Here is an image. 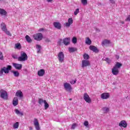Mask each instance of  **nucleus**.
Masks as SVG:
<instances>
[{
  "mask_svg": "<svg viewBox=\"0 0 130 130\" xmlns=\"http://www.w3.org/2000/svg\"><path fill=\"white\" fill-rule=\"evenodd\" d=\"M12 70V66H8L7 67H3L0 70V76H3L5 74H9V71Z\"/></svg>",
  "mask_w": 130,
  "mask_h": 130,
  "instance_id": "nucleus-1",
  "label": "nucleus"
},
{
  "mask_svg": "<svg viewBox=\"0 0 130 130\" xmlns=\"http://www.w3.org/2000/svg\"><path fill=\"white\" fill-rule=\"evenodd\" d=\"M28 59V56L26 53L22 51L20 53V56L18 58V61H25Z\"/></svg>",
  "mask_w": 130,
  "mask_h": 130,
  "instance_id": "nucleus-2",
  "label": "nucleus"
},
{
  "mask_svg": "<svg viewBox=\"0 0 130 130\" xmlns=\"http://www.w3.org/2000/svg\"><path fill=\"white\" fill-rule=\"evenodd\" d=\"M0 95L2 99H4V100H8V92H7V91H6L3 89L1 90Z\"/></svg>",
  "mask_w": 130,
  "mask_h": 130,
  "instance_id": "nucleus-3",
  "label": "nucleus"
},
{
  "mask_svg": "<svg viewBox=\"0 0 130 130\" xmlns=\"http://www.w3.org/2000/svg\"><path fill=\"white\" fill-rule=\"evenodd\" d=\"M33 38L35 40L40 41V40H42V39H43V35L41 33L36 34L33 35Z\"/></svg>",
  "mask_w": 130,
  "mask_h": 130,
  "instance_id": "nucleus-4",
  "label": "nucleus"
},
{
  "mask_svg": "<svg viewBox=\"0 0 130 130\" xmlns=\"http://www.w3.org/2000/svg\"><path fill=\"white\" fill-rule=\"evenodd\" d=\"M57 56L59 62H62L63 60H64V54H63V52H59L57 55Z\"/></svg>",
  "mask_w": 130,
  "mask_h": 130,
  "instance_id": "nucleus-5",
  "label": "nucleus"
},
{
  "mask_svg": "<svg viewBox=\"0 0 130 130\" xmlns=\"http://www.w3.org/2000/svg\"><path fill=\"white\" fill-rule=\"evenodd\" d=\"M83 98L85 102H87V103H91L92 102V100H91V98L88 95L87 93H84L83 95Z\"/></svg>",
  "mask_w": 130,
  "mask_h": 130,
  "instance_id": "nucleus-6",
  "label": "nucleus"
},
{
  "mask_svg": "<svg viewBox=\"0 0 130 130\" xmlns=\"http://www.w3.org/2000/svg\"><path fill=\"white\" fill-rule=\"evenodd\" d=\"M34 124L35 126L36 129L40 130V125H39V121H38V119H34Z\"/></svg>",
  "mask_w": 130,
  "mask_h": 130,
  "instance_id": "nucleus-7",
  "label": "nucleus"
},
{
  "mask_svg": "<svg viewBox=\"0 0 130 130\" xmlns=\"http://www.w3.org/2000/svg\"><path fill=\"white\" fill-rule=\"evenodd\" d=\"M109 97H110V94L108 92H104L101 95V98L104 100L108 99Z\"/></svg>",
  "mask_w": 130,
  "mask_h": 130,
  "instance_id": "nucleus-8",
  "label": "nucleus"
},
{
  "mask_svg": "<svg viewBox=\"0 0 130 130\" xmlns=\"http://www.w3.org/2000/svg\"><path fill=\"white\" fill-rule=\"evenodd\" d=\"M64 87L67 90V91H68L69 92H71L72 91V86H71V84L65 83L64 84Z\"/></svg>",
  "mask_w": 130,
  "mask_h": 130,
  "instance_id": "nucleus-9",
  "label": "nucleus"
},
{
  "mask_svg": "<svg viewBox=\"0 0 130 130\" xmlns=\"http://www.w3.org/2000/svg\"><path fill=\"white\" fill-rule=\"evenodd\" d=\"M74 20H73V18H70L68 19V22H67L66 24H64L65 27H70L71 25L73 23Z\"/></svg>",
  "mask_w": 130,
  "mask_h": 130,
  "instance_id": "nucleus-10",
  "label": "nucleus"
},
{
  "mask_svg": "<svg viewBox=\"0 0 130 130\" xmlns=\"http://www.w3.org/2000/svg\"><path fill=\"white\" fill-rule=\"evenodd\" d=\"M53 26L55 28H56V29H58L59 30L61 29V24L58 22H54L53 23Z\"/></svg>",
  "mask_w": 130,
  "mask_h": 130,
  "instance_id": "nucleus-11",
  "label": "nucleus"
},
{
  "mask_svg": "<svg viewBox=\"0 0 130 130\" xmlns=\"http://www.w3.org/2000/svg\"><path fill=\"white\" fill-rule=\"evenodd\" d=\"M90 66V62L88 60H83L82 62V67L85 68V67H88Z\"/></svg>",
  "mask_w": 130,
  "mask_h": 130,
  "instance_id": "nucleus-12",
  "label": "nucleus"
},
{
  "mask_svg": "<svg viewBox=\"0 0 130 130\" xmlns=\"http://www.w3.org/2000/svg\"><path fill=\"white\" fill-rule=\"evenodd\" d=\"M112 73L113 75L116 76L117 75H118L119 73V70H118L117 68H115V67H113V68L112 69Z\"/></svg>",
  "mask_w": 130,
  "mask_h": 130,
  "instance_id": "nucleus-13",
  "label": "nucleus"
},
{
  "mask_svg": "<svg viewBox=\"0 0 130 130\" xmlns=\"http://www.w3.org/2000/svg\"><path fill=\"white\" fill-rule=\"evenodd\" d=\"M13 67L16 69V70H21L22 65V64H18L16 63H13Z\"/></svg>",
  "mask_w": 130,
  "mask_h": 130,
  "instance_id": "nucleus-14",
  "label": "nucleus"
},
{
  "mask_svg": "<svg viewBox=\"0 0 130 130\" xmlns=\"http://www.w3.org/2000/svg\"><path fill=\"white\" fill-rule=\"evenodd\" d=\"M45 74V71L43 69H41L38 72V75L39 77H43Z\"/></svg>",
  "mask_w": 130,
  "mask_h": 130,
  "instance_id": "nucleus-15",
  "label": "nucleus"
},
{
  "mask_svg": "<svg viewBox=\"0 0 130 130\" xmlns=\"http://www.w3.org/2000/svg\"><path fill=\"white\" fill-rule=\"evenodd\" d=\"M119 126H122L123 127H126L127 126V124L125 121L123 120L120 122L119 124Z\"/></svg>",
  "mask_w": 130,
  "mask_h": 130,
  "instance_id": "nucleus-16",
  "label": "nucleus"
},
{
  "mask_svg": "<svg viewBox=\"0 0 130 130\" xmlns=\"http://www.w3.org/2000/svg\"><path fill=\"white\" fill-rule=\"evenodd\" d=\"M70 40H71V39L69 38L64 39L63 40V43L64 44V45H69V44H70Z\"/></svg>",
  "mask_w": 130,
  "mask_h": 130,
  "instance_id": "nucleus-17",
  "label": "nucleus"
},
{
  "mask_svg": "<svg viewBox=\"0 0 130 130\" xmlns=\"http://www.w3.org/2000/svg\"><path fill=\"white\" fill-rule=\"evenodd\" d=\"M110 43H111L110 42V41L108 40H105L102 42V46H107L108 45V44H110Z\"/></svg>",
  "mask_w": 130,
  "mask_h": 130,
  "instance_id": "nucleus-18",
  "label": "nucleus"
},
{
  "mask_svg": "<svg viewBox=\"0 0 130 130\" xmlns=\"http://www.w3.org/2000/svg\"><path fill=\"white\" fill-rule=\"evenodd\" d=\"M13 104L14 106H17L19 104V100L17 98H14L13 100Z\"/></svg>",
  "mask_w": 130,
  "mask_h": 130,
  "instance_id": "nucleus-19",
  "label": "nucleus"
},
{
  "mask_svg": "<svg viewBox=\"0 0 130 130\" xmlns=\"http://www.w3.org/2000/svg\"><path fill=\"white\" fill-rule=\"evenodd\" d=\"M89 49L93 51V52H98V49L94 46H90Z\"/></svg>",
  "mask_w": 130,
  "mask_h": 130,
  "instance_id": "nucleus-20",
  "label": "nucleus"
},
{
  "mask_svg": "<svg viewBox=\"0 0 130 130\" xmlns=\"http://www.w3.org/2000/svg\"><path fill=\"white\" fill-rule=\"evenodd\" d=\"M85 43L87 44V45H91L92 44V41L88 37L85 38Z\"/></svg>",
  "mask_w": 130,
  "mask_h": 130,
  "instance_id": "nucleus-21",
  "label": "nucleus"
},
{
  "mask_svg": "<svg viewBox=\"0 0 130 130\" xmlns=\"http://www.w3.org/2000/svg\"><path fill=\"white\" fill-rule=\"evenodd\" d=\"M1 29L2 30H3V31H4V32H7V27L5 23H2L1 24Z\"/></svg>",
  "mask_w": 130,
  "mask_h": 130,
  "instance_id": "nucleus-22",
  "label": "nucleus"
},
{
  "mask_svg": "<svg viewBox=\"0 0 130 130\" xmlns=\"http://www.w3.org/2000/svg\"><path fill=\"white\" fill-rule=\"evenodd\" d=\"M122 66V64H121V63H119L118 62H116V64H115L114 68H115L116 69H117L118 70V69H120V67H121Z\"/></svg>",
  "mask_w": 130,
  "mask_h": 130,
  "instance_id": "nucleus-23",
  "label": "nucleus"
},
{
  "mask_svg": "<svg viewBox=\"0 0 130 130\" xmlns=\"http://www.w3.org/2000/svg\"><path fill=\"white\" fill-rule=\"evenodd\" d=\"M16 96H17V97H20L21 98L23 97V93H22V91H21V90H19L16 93Z\"/></svg>",
  "mask_w": 130,
  "mask_h": 130,
  "instance_id": "nucleus-24",
  "label": "nucleus"
},
{
  "mask_svg": "<svg viewBox=\"0 0 130 130\" xmlns=\"http://www.w3.org/2000/svg\"><path fill=\"white\" fill-rule=\"evenodd\" d=\"M15 112L16 114H17L18 115H19V116H22L23 112H20V111H19V110L15 109Z\"/></svg>",
  "mask_w": 130,
  "mask_h": 130,
  "instance_id": "nucleus-25",
  "label": "nucleus"
},
{
  "mask_svg": "<svg viewBox=\"0 0 130 130\" xmlns=\"http://www.w3.org/2000/svg\"><path fill=\"white\" fill-rule=\"evenodd\" d=\"M12 73L15 77H19V76H20V73H19L18 71H12Z\"/></svg>",
  "mask_w": 130,
  "mask_h": 130,
  "instance_id": "nucleus-26",
  "label": "nucleus"
},
{
  "mask_svg": "<svg viewBox=\"0 0 130 130\" xmlns=\"http://www.w3.org/2000/svg\"><path fill=\"white\" fill-rule=\"evenodd\" d=\"M69 52H75V51H77V48L73 47L69 48Z\"/></svg>",
  "mask_w": 130,
  "mask_h": 130,
  "instance_id": "nucleus-27",
  "label": "nucleus"
},
{
  "mask_svg": "<svg viewBox=\"0 0 130 130\" xmlns=\"http://www.w3.org/2000/svg\"><path fill=\"white\" fill-rule=\"evenodd\" d=\"M0 14L1 15H3V16H5L7 15V12L5 11V10L3 9H0Z\"/></svg>",
  "mask_w": 130,
  "mask_h": 130,
  "instance_id": "nucleus-28",
  "label": "nucleus"
},
{
  "mask_svg": "<svg viewBox=\"0 0 130 130\" xmlns=\"http://www.w3.org/2000/svg\"><path fill=\"white\" fill-rule=\"evenodd\" d=\"M15 48L16 49H21V44L20 43H17L15 44Z\"/></svg>",
  "mask_w": 130,
  "mask_h": 130,
  "instance_id": "nucleus-29",
  "label": "nucleus"
},
{
  "mask_svg": "<svg viewBox=\"0 0 130 130\" xmlns=\"http://www.w3.org/2000/svg\"><path fill=\"white\" fill-rule=\"evenodd\" d=\"M81 4H82L83 6H87V5H88V1L87 0H81Z\"/></svg>",
  "mask_w": 130,
  "mask_h": 130,
  "instance_id": "nucleus-30",
  "label": "nucleus"
},
{
  "mask_svg": "<svg viewBox=\"0 0 130 130\" xmlns=\"http://www.w3.org/2000/svg\"><path fill=\"white\" fill-rule=\"evenodd\" d=\"M44 104H45V109H47L48 107H49V105L46 102V100H44Z\"/></svg>",
  "mask_w": 130,
  "mask_h": 130,
  "instance_id": "nucleus-31",
  "label": "nucleus"
},
{
  "mask_svg": "<svg viewBox=\"0 0 130 130\" xmlns=\"http://www.w3.org/2000/svg\"><path fill=\"white\" fill-rule=\"evenodd\" d=\"M25 39L27 42H32V40H31V38L28 35L26 36Z\"/></svg>",
  "mask_w": 130,
  "mask_h": 130,
  "instance_id": "nucleus-32",
  "label": "nucleus"
},
{
  "mask_svg": "<svg viewBox=\"0 0 130 130\" xmlns=\"http://www.w3.org/2000/svg\"><path fill=\"white\" fill-rule=\"evenodd\" d=\"M83 57L84 59H89V58H90V56H89V55L87 54L86 53L84 54Z\"/></svg>",
  "mask_w": 130,
  "mask_h": 130,
  "instance_id": "nucleus-33",
  "label": "nucleus"
},
{
  "mask_svg": "<svg viewBox=\"0 0 130 130\" xmlns=\"http://www.w3.org/2000/svg\"><path fill=\"white\" fill-rule=\"evenodd\" d=\"M14 128H18L19 127V122H17L13 125Z\"/></svg>",
  "mask_w": 130,
  "mask_h": 130,
  "instance_id": "nucleus-34",
  "label": "nucleus"
},
{
  "mask_svg": "<svg viewBox=\"0 0 130 130\" xmlns=\"http://www.w3.org/2000/svg\"><path fill=\"white\" fill-rule=\"evenodd\" d=\"M39 103L41 105H42V104H43V103H44V100H43L42 99H39Z\"/></svg>",
  "mask_w": 130,
  "mask_h": 130,
  "instance_id": "nucleus-35",
  "label": "nucleus"
},
{
  "mask_svg": "<svg viewBox=\"0 0 130 130\" xmlns=\"http://www.w3.org/2000/svg\"><path fill=\"white\" fill-rule=\"evenodd\" d=\"M102 110L103 111H104V112H108V111H109V108L107 107H104L102 108Z\"/></svg>",
  "mask_w": 130,
  "mask_h": 130,
  "instance_id": "nucleus-36",
  "label": "nucleus"
},
{
  "mask_svg": "<svg viewBox=\"0 0 130 130\" xmlns=\"http://www.w3.org/2000/svg\"><path fill=\"white\" fill-rule=\"evenodd\" d=\"M78 124L76 123H73L72 125L71 128L72 129H75V128H76V127L77 126Z\"/></svg>",
  "mask_w": 130,
  "mask_h": 130,
  "instance_id": "nucleus-37",
  "label": "nucleus"
},
{
  "mask_svg": "<svg viewBox=\"0 0 130 130\" xmlns=\"http://www.w3.org/2000/svg\"><path fill=\"white\" fill-rule=\"evenodd\" d=\"M72 42L74 44H76V43H77V38L73 37L72 39Z\"/></svg>",
  "mask_w": 130,
  "mask_h": 130,
  "instance_id": "nucleus-38",
  "label": "nucleus"
},
{
  "mask_svg": "<svg viewBox=\"0 0 130 130\" xmlns=\"http://www.w3.org/2000/svg\"><path fill=\"white\" fill-rule=\"evenodd\" d=\"M83 124L85 126L88 127L89 125V122L88 121H85Z\"/></svg>",
  "mask_w": 130,
  "mask_h": 130,
  "instance_id": "nucleus-39",
  "label": "nucleus"
},
{
  "mask_svg": "<svg viewBox=\"0 0 130 130\" xmlns=\"http://www.w3.org/2000/svg\"><path fill=\"white\" fill-rule=\"evenodd\" d=\"M36 48L38 49V52H39V51H40V50L41 49V46L39 45H36Z\"/></svg>",
  "mask_w": 130,
  "mask_h": 130,
  "instance_id": "nucleus-40",
  "label": "nucleus"
},
{
  "mask_svg": "<svg viewBox=\"0 0 130 130\" xmlns=\"http://www.w3.org/2000/svg\"><path fill=\"white\" fill-rule=\"evenodd\" d=\"M79 9H76L74 12V15H75V16H77V15L79 14Z\"/></svg>",
  "mask_w": 130,
  "mask_h": 130,
  "instance_id": "nucleus-41",
  "label": "nucleus"
},
{
  "mask_svg": "<svg viewBox=\"0 0 130 130\" xmlns=\"http://www.w3.org/2000/svg\"><path fill=\"white\" fill-rule=\"evenodd\" d=\"M5 32L7 35H8L9 36H12V34H11V32H10L9 31H8V29H7L6 31Z\"/></svg>",
  "mask_w": 130,
  "mask_h": 130,
  "instance_id": "nucleus-42",
  "label": "nucleus"
},
{
  "mask_svg": "<svg viewBox=\"0 0 130 130\" xmlns=\"http://www.w3.org/2000/svg\"><path fill=\"white\" fill-rule=\"evenodd\" d=\"M0 59L3 60L4 59V56L3 55V53L0 52Z\"/></svg>",
  "mask_w": 130,
  "mask_h": 130,
  "instance_id": "nucleus-43",
  "label": "nucleus"
},
{
  "mask_svg": "<svg viewBox=\"0 0 130 130\" xmlns=\"http://www.w3.org/2000/svg\"><path fill=\"white\" fill-rule=\"evenodd\" d=\"M125 21H130V16H128L126 19L125 20Z\"/></svg>",
  "mask_w": 130,
  "mask_h": 130,
  "instance_id": "nucleus-44",
  "label": "nucleus"
},
{
  "mask_svg": "<svg viewBox=\"0 0 130 130\" xmlns=\"http://www.w3.org/2000/svg\"><path fill=\"white\" fill-rule=\"evenodd\" d=\"M12 57H13V58H17L18 56H17V55H13Z\"/></svg>",
  "mask_w": 130,
  "mask_h": 130,
  "instance_id": "nucleus-45",
  "label": "nucleus"
},
{
  "mask_svg": "<svg viewBox=\"0 0 130 130\" xmlns=\"http://www.w3.org/2000/svg\"><path fill=\"white\" fill-rule=\"evenodd\" d=\"M43 30H44L43 28H40V29H39V32H41V31H43Z\"/></svg>",
  "mask_w": 130,
  "mask_h": 130,
  "instance_id": "nucleus-46",
  "label": "nucleus"
},
{
  "mask_svg": "<svg viewBox=\"0 0 130 130\" xmlns=\"http://www.w3.org/2000/svg\"><path fill=\"white\" fill-rule=\"evenodd\" d=\"M60 42H62V40H60L59 42H58V44L60 45Z\"/></svg>",
  "mask_w": 130,
  "mask_h": 130,
  "instance_id": "nucleus-47",
  "label": "nucleus"
},
{
  "mask_svg": "<svg viewBox=\"0 0 130 130\" xmlns=\"http://www.w3.org/2000/svg\"><path fill=\"white\" fill-rule=\"evenodd\" d=\"M47 2H48V3H51V2H52V0H47Z\"/></svg>",
  "mask_w": 130,
  "mask_h": 130,
  "instance_id": "nucleus-48",
  "label": "nucleus"
},
{
  "mask_svg": "<svg viewBox=\"0 0 130 130\" xmlns=\"http://www.w3.org/2000/svg\"><path fill=\"white\" fill-rule=\"evenodd\" d=\"M121 24H124V21H120Z\"/></svg>",
  "mask_w": 130,
  "mask_h": 130,
  "instance_id": "nucleus-49",
  "label": "nucleus"
},
{
  "mask_svg": "<svg viewBox=\"0 0 130 130\" xmlns=\"http://www.w3.org/2000/svg\"><path fill=\"white\" fill-rule=\"evenodd\" d=\"M76 83V81H74V82H71V84H75Z\"/></svg>",
  "mask_w": 130,
  "mask_h": 130,
  "instance_id": "nucleus-50",
  "label": "nucleus"
},
{
  "mask_svg": "<svg viewBox=\"0 0 130 130\" xmlns=\"http://www.w3.org/2000/svg\"><path fill=\"white\" fill-rule=\"evenodd\" d=\"M108 61H109L108 62H110V60L108 59Z\"/></svg>",
  "mask_w": 130,
  "mask_h": 130,
  "instance_id": "nucleus-51",
  "label": "nucleus"
},
{
  "mask_svg": "<svg viewBox=\"0 0 130 130\" xmlns=\"http://www.w3.org/2000/svg\"><path fill=\"white\" fill-rule=\"evenodd\" d=\"M118 58H119V56H118V57H117Z\"/></svg>",
  "mask_w": 130,
  "mask_h": 130,
  "instance_id": "nucleus-52",
  "label": "nucleus"
}]
</instances>
